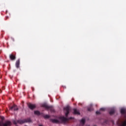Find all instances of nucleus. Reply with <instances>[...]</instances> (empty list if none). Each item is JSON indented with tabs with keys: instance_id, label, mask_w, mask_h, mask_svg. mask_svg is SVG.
Instances as JSON below:
<instances>
[{
	"instance_id": "obj_10",
	"label": "nucleus",
	"mask_w": 126,
	"mask_h": 126,
	"mask_svg": "<svg viewBox=\"0 0 126 126\" xmlns=\"http://www.w3.org/2000/svg\"><path fill=\"white\" fill-rule=\"evenodd\" d=\"M85 125V119H82L80 121V126H83Z\"/></svg>"
},
{
	"instance_id": "obj_1",
	"label": "nucleus",
	"mask_w": 126,
	"mask_h": 126,
	"mask_svg": "<svg viewBox=\"0 0 126 126\" xmlns=\"http://www.w3.org/2000/svg\"><path fill=\"white\" fill-rule=\"evenodd\" d=\"M72 118H67L64 117H60L59 120L57 119H51V121L53 123V124H60L61 123H66V122L68 121L69 120H71Z\"/></svg>"
},
{
	"instance_id": "obj_20",
	"label": "nucleus",
	"mask_w": 126,
	"mask_h": 126,
	"mask_svg": "<svg viewBox=\"0 0 126 126\" xmlns=\"http://www.w3.org/2000/svg\"><path fill=\"white\" fill-rule=\"evenodd\" d=\"M86 126H90V125H86Z\"/></svg>"
},
{
	"instance_id": "obj_13",
	"label": "nucleus",
	"mask_w": 126,
	"mask_h": 126,
	"mask_svg": "<svg viewBox=\"0 0 126 126\" xmlns=\"http://www.w3.org/2000/svg\"><path fill=\"white\" fill-rule=\"evenodd\" d=\"M118 126H126V120L121 123H118Z\"/></svg>"
},
{
	"instance_id": "obj_9",
	"label": "nucleus",
	"mask_w": 126,
	"mask_h": 126,
	"mask_svg": "<svg viewBox=\"0 0 126 126\" xmlns=\"http://www.w3.org/2000/svg\"><path fill=\"white\" fill-rule=\"evenodd\" d=\"M10 110H14V111H18V107L17 106L14 105L10 108Z\"/></svg>"
},
{
	"instance_id": "obj_12",
	"label": "nucleus",
	"mask_w": 126,
	"mask_h": 126,
	"mask_svg": "<svg viewBox=\"0 0 126 126\" xmlns=\"http://www.w3.org/2000/svg\"><path fill=\"white\" fill-rule=\"evenodd\" d=\"M73 112H74L73 114L74 115H80V112H79V111L78 110H77V109H74Z\"/></svg>"
},
{
	"instance_id": "obj_14",
	"label": "nucleus",
	"mask_w": 126,
	"mask_h": 126,
	"mask_svg": "<svg viewBox=\"0 0 126 126\" xmlns=\"http://www.w3.org/2000/svg\"><path fill=\"white\" fill-rule=\"evenodd\" d=\"M88 111L89 112H91V111H93V105L91 104L90 106L88 108Z\"/></svg>"
},
{
	"instance_id": "obj_17",
	"label": "nucleus",
	"mask_w": 126,
	"mask_h": 126,
	"mask_svg": "<svg viewBox=\"0 0 126 126\" xmlns=\"http://www.w3.org/2000/svg\"><path fill=\"white\" fill-rule=\"evenodd\" d=\"M44 119H49L50 118V116L48 115H45L44 116Z\"/></svg>"
},
{
	"instance_id": "obj_18",
	"label": "nucleus",
	"mask_w": 126,
	"mask_h": 126,
	"mask_svg": "<svg viewBox=\"0 0 126 126\" xmlns=\"http://www.w3.org/2000/svg\"><path fill=\"white\" fill-rule=\"evenodd\" d=\"M95 114L96 115H100V114H101V113L100 112V111H96Z\"/></svg>"
},
{
	"instance_id": "obj_15",
	"label": "nucleus",
	"mask_w": 126,
	"mask_h": 126,
	"mask_svg": "<svg viewBox=\"0 0 126 126\" xmlns=\"http://www.w3.org/2000/svg\"><path fill=\"white\" fill-rule=\"evenodd\" d=\"M115 113H116V110H115V109H111L110 110V111L109 112V114L111 115H114L115 114Z\"/></svg>"
},
{
	"instance_id": "obj_21",
	"label": "nucleus",
	"mask_w": 126,
	"mask_h": 126,
	"mask_svg": "<svg viewBox=\"0 0 126 126\" xmlns=\"http://www.w3.org/2000/svg\"><path fill=\"white\" fill-rule=\"evenodd\" d=\"M2 119H3V117Z\"/></svg>"
},
{
	"instance_id": "obj_19",
	"label": "nucleus",
	"mask_w": 126,
	"mask_h": 126,
	"mask_svg": "<svg viewBox=\"0 0 126 126\" xmlns=\"http://www.w3.org/2000/svg\"><path fill=\"white\" fill-rule=\"evenodd\" d=\"M105 108H101L100 109V111H102V112H103L104 111H105Z\"/></svg>"
},
{
	"instance_id": "obj_3",
	"label": "nucleus",
	"mask_w": 126,
	"mask_h": 126,
	"mask_svg": "<svg viewBox=\"0 0 126 126\" xmlns=\"http://www.w3.org/2000/svg\"><path fill=\"white\" fill-rule=\"evenodd\" d=\"M63 110L65 113V116L66 118H67L68 114H69V111H70V107L69 106H66L63 108Z\"/></svg>"
},
{
	"instance_id": "obj_8",
	"label": "nucleus",
	"mask_w": 126,
	"mask_h": 126,
	"mask_svg": "<svg viewBox=\"0 0 126 126\" xmlns=\"http://www.w3.org/2000/svg\"><path fill=\"white\" fill-rule=\"evenodd\" d=\"M9 58L11 61H14L16 59V57H15V55L12 54L9 55Z\"/></svg>"
},
{
	"instance_id": "obj_11",
	"label": "nucleus",
	"mask_w": 126,
	"mask_h": 126,
	"mask_svg": "<svg viewBox=\"0 0 126 126\" xmlns=\"http://www.w3.org/2000/svg\"><path fill=\"white\" fill-rule=\"evenodd\" d=\"M20 64V60L18 59L16 62V67L19 68V65Z\"/></svg>"
},
{
	"instance_id": "obj_2",
	"label": "nucleus",
	"mask_w": 126,
	"mask_h": 126,
	"mask_svg": "<svg viewBox=\"0 0 126 126\" xmlns=\"http://www.w3.org/2000/svg\"><path fill=\"white\" fill-rule=\"evenodd\" d=\"M31 119L28 118L27 119L17 120V121H14L13 124L14 125H17V124H19L20 125H22L23 124H25V123H31Z\"/></svg>"
},
{
	"instance_id": "obj_4",
	"label": "nucleus",
	"mask_w": 126,
	"mask_h": 126,
	"mask_svg": "<svg viewBox=\"0 0 126 126\" xmlns=\"http://www.w3.org/2000/svg\"><path fill=\"white\" fill-rule=\"evenodd\" d=\"M11 126V122L10 121H6L4 124L0 122V126Z\"/></svg>"
},
{
	"instance_id": "obj_6",
	"label": "nucleus",
	"mask_w": 126,
	"mask_h": 126,
	"mask_svg": "<svg viewBox=\"0 0 126 126\" xmlns=\"http://www.w3.org/2000/svg\"><path fill=\"white\" fill-rule=\"evenodd\" d=\"M28 106L31 110H33V109H35L36 108V105L35 104H32V103H28Z\"/></svg>"
},
{
	"instance_id": "obj_7",
	"label": "nucleus",
	"mask_w": 126,
	"mask_h": 126,
	"mask_svg": "<svg viewBox=\"0 0 126 126\" xmlns=\"http://www.w3.org/2000/svg\"><path fill=\"white\" fill-rule=\"evenodd\" d=\"M121 113L122 115H125V118H126V109L125 108H122L121 109Z\"/></svg>"
},
{
	"instance_id": "obj_16",
	"label": "nucleus",
	"mask_w": 126,
	"mask_h": 126,
	"mask_svg": "<svg viewBox=\"0 0 126 126\" xmlns=\"http://www.w3.org/2000/svg\"><path fill=\"white\" fill-rule=\"evenodd\" d=\"M34 115H37V116H39L40 115V112L38 111H34Z\"/></svg>"
},
{
	"instance_id": "obj_5",
	"label": "nucleus",
	"mask_w": 126,
	"mask_h": 126,
	"mask_svg": "<svg viewBox=\"0 0 126 126\" xmlns=\"http://www.w3.org/2000/svg\"><path fill=\"white\" fill-rule=\"evenodd\" d=\"M43 107L44 108H45L47 110H50L51 111H53V106H49L46 104H43Z\"/></svg>"
}]
</instances>
